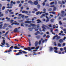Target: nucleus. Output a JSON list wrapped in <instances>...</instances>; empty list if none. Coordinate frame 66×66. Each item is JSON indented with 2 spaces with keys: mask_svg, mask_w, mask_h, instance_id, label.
<instances>
[{
  "mask_svg": "<svg viewBox=\"0 0 66 66\" xmlns=\"http://www.w3.org/2000/svg\"><path fill=\"white\" fill-rule=\"evenodd\" d=\"M25 23H30L31 26H33L32 28H29V30L30 31H32V29H35V27H36V24H33L34 23H35V22L34 21H26L25 22Z\"/></svg>",
  "mask_w": 66,
  "mask_h": 66,
  "instance_id": "1",
  "label": "nucleus"
},
{
  "mask_svg": "<svg viewBox=\"0 0 66 66\" xmlns=\"http://www.w3.org/2000/svg\"><path fill=\"white\" fill-rule=\"evenodd\" d=\"M28 51H31L32 52V51H31V50H34L35 49V48L34 47H32L31 48L30 47H28Z\"/></svg>",
  "mask_w": 66,
  "mask_h": 66,
  "instance_id": "2",
  "label": "nucleus"
},
{
  "mask_svg": "<svg viewBox=\"0 0 66 66\" xmlns=\"http://www.w3.org/2000/svg\"><path fill=\"white\" fill-rule=\"evenodd\" d=\"M45 27H46V25L44 24L42 25V28L43 29L42 31L43 32H45V30H46V28H45Z\"/></svg>",
  "mask_w": 66,
  "mask_h": 66,
  "instance_id": "3",
  "label": "nucleus"
},
{
  "mask_svg": "<svg viewBox=\"0 0 66 66\" xmlns=\"http://www.w3.org/2000/svg\"><path fill=\"white\" fill-rule=\"evenodd\" d=\"M43 12H41L40 13V14H42V13L43 14H45L46 13V9H44L43 10Z\"/></svg>",
  "mask_w": 66,
  "mask_h": 66,
  "instance_id": "4",
  "label": "nucleus"
},
{
  "mask_svg": "<svg viewBox=\"0 0 66 66\" xmlns=\"http://www.w3.org/2000/svg\"><path fill=\"white\" fill-rule=\"evenodd\" d=\"M7 24L6 23H5L4 25V26L2 27V28L3 29H5V28H6L7 27Z\"/></svg>",
  "mask_w": 66,
  "mask_h": 66,
  "instance_id": "5",
  "label": "nucleus"
},
{
  "mask_svg": "<svg viewBox=\"0 0 66 66\" xmlns=\"http://www.w3.org/2000/svg\"><path fill=\"white\" fill-rule=\"evenodd\" d=\"M54 49L55 50L54 51V52H55V53H58V52H57V51H56L57 50V47H54Z\"/></svg>",
  "mask_w": 66,
  "mask_h": 66,
  "instance_id": "6",
  "label": "nucleus"
},
{
  "mask_svg": "<svg viewBox=\"0 0 66 66\" xmlns=\"http://www.w3.org/2000/svg\"><path fill=\"white\" fill-rule=\"evenodd\" d=\"M17 22V21H15L12 24H11V25L12 26H13V24H15V25H17V24L18 25H19V23H18L17 22Z\"/></svg>",
  "mask_w": 66,
  "mask_h": 66,
  "instance_id": "7",
  "label": "nucleus"
},
{
  "mask_svg": "<svg viewBox=\"0 0 66 66\" xmlns=\"http://www.w3.org/2000/svg\"><path fill=\"white\" fill-rule=\"evenodd\" d=\"M64 13H65V12L64 11H61V16H62V17H64V14H64Z\"/></svg>",
  "mask_w": 66,
  "mask_h": 66,
  "instance_id": "8",
  "label": "nucleus"
},
{
  "mask_svg": "<svg viewBox=\"0 0 66 66\" xmlns=\"http://www.w3.org/2000/svg\"><path fill=\"white\" fill-rule=\"evenodd\" d=\"M28 3H30V4H31V5H33L34 3L33 2H32V1H29L28 2Z\"/></svg>",
  "mask_w": 66,
  "mask_h": 66,
  "instance_id": "9",
  "label": "nucleus"
},
{
  "mask_svg": "<svg viewBox=\"0 0 66 66\" xmlns=\"http://www.w3.org/2000/svg\"><path fill=\"white\" fill-rule=\"evenodd\" d=\"M5 40H3V42L2 43V45H3V46H5Z\"/></svg>",
  "mask_w": 66,
  "mask_h": 66,
  "instance_id": "10",
  "label": "nucleus"
},
{
  "mask_svg": "<svg viewBox=\"0 0 66 66\" xmlns=\"http://www.w3.org/2000/svg\"><path fill=\"white\" fill-rule=\"evenodd\" d=\"M56 37H57L58 39H59V38H61V37H60V36H59L58 37V35H56L53 37V39H54L55 38H56Z\"/></svg>",
  "mask_w": 66,
  "mask_h": 66,
  "instance_id": "11",
  "label": "nucleus"
},
{
  "mask_svg": "<svg viewBox=\"0 0 66 66\" xmlns=\"http://www.w3.org/2000/svg\"><path fill=\"white\" fill-rule=\"evenodd\" d=\"M20 28V27H19L18 29V28H15L14 29V32H17L18 31V29H19Z\"/></svg>",
  "mask_w": 66,
  "mask_h": 66,
  "instance_id": "12",
  "label": "nucleus"
},
{
  "mask_svg": "<svg viewBox=\"0 0 66 66\" xmlns=\"http://www.w3.org/2000/svg\"><path fill=\"white\" fill-rule=\"evenodd\" d=\"M22 13H26V14H28V12L27 11H22Z\"/></svg>",
  "mask_w": 66,
  "mask_h": 66,
  "instance_id": "13",
  "label": "nucleus"
},
{
  "mask_svg": "<svg viewBox=\"0 0 66 66\" xmlns=\"http://www.w3.org/2000/svg\"><path fill=\"white\" fill-rule=\"evenodd\" d=\"M45 14H42L40 16V18H44V17H45Z\"/></svg>",
  "mask_w": 66,
  "mask_h": 66,
  "instance_id": "14",
  "label": "nucleus"
},
{
  "mask_svg": "<svg viewBox=\"0 0 66 66\" xmlns=\"http://www.w3.org/2000/svg\"><path fill=\"white\" fill-rule=\"evenodd\" d=\"M7 6L8 7H7V8H8V9H11V8H12V6H11V7H9V6H10V4H7Z\"/></svg>",
  "mask_w": 66,
  "mask_h": 66,
  "instance_id": "15",
  "label": "nucleus"
},
{
  "mask_svg": "<svg viewBox=\"0 0 66 66\" xmlns=\"http://www.w3.org/2000/svg\"><path fill=\"white\" fill-rule=\"evenodd\" d=\"M35 29H35V31H37L38 30V28H36L35 27L36 26H35Z\"/></svg>",
  "mask_w": 66,
  "mask_h": 66,
  "instance_id": "16",
  "label": "nucleus"
},
{
  "mask_svg": "<svg viewBox=\"0 0 66 66\" xmlns=\"http://www.w3.org/2000/svg\"><path fill=\"white\" fill-rule=\"evenodd\" d=\"M15 49H20V48L18 47L17 46H15L14 47Z\"/></svg>",
  "mask_w": 66,
  "mask_h": 66,
  "instance_id": "17",
  "label": "nucleus"
},
{
  "mask_svg": "<svg viewBox=\"0 0 66 66\" xmlns=\"http://www.w3.org/2000/svg\"><path fill=\"white\" fill-rule=\"evenodd\" d=\"M37 21H38L37 23H40V22H42L41 21H40V20L39 19L37 20Z\"/></svg>",
  "mask_w": 66,
  "mask_h": 66,
  "instance_id": "18",
  "label": "nucleus"
},
{
  "mask_svg": "<svg viewBox=\"0 0 66 66\" xmlns=\"http://www.w3.org/2000/svg\"><path fill=\"white\" fill-rule=\"evenodd\" d=\"M51 7H54V11H55L56 10V7H54V6L53 5V6H50Z\"/></svg>",
  "mask_w": 66,
  "mask_h": 66,
  "instance_id": "19",
  "label": "nucleus"
},
{
  "mask_svg": "<svg viewBox=\"0 0 66 66\" xmlns=\"http://www.w3.org/2000/svg\"><path fill=\"white\" fill-rule=\"evenodd\" d=\"M34 4L35 5H37V4H38V2H37L36 1L34 2Z\"/></svg>",
  "mask_w": 66,
  "mask_h": 66,
  "instance_id": "20",
  "label": "nucleus"
},
{
  "mask_svg": "<svg viewBox=\"0 0 66 66\" xmlns=\"http://www.w3.org/2000/svg\"><path fill=\"white\" fill-rule=\"evenodd\" d=\"M6 19L8 21H10V20L11 19H10V18H9L8 17H7L6 18Z\"/></svg>",
  "mask_w": 66,
  "mask_h": 66,
  "instance_id": "21",
  "label": "nucleus"
},
{
  "mask_svg": "<svg viewBox=\"0 0 66 66\" xmlns=\"http://www.w3.org/2000/svg\"><path fill=\"white\" fill-rule=\"evenodd\" d=\"M59 42L60 43H63V40L62 39H61L59 40Z\"/></svg>",
  "mask_w": 66,
  "mask_h": 66,
  "instance_id": "22",
  "label": "nucleus"
},
{
  "mask_svg": "<svg viewBox=\"0 0 66 66\" xmlns=\"http://www.w3.org/2000/svg\"><path fill=\"white\" fill-rule=\"evenodd\" d=\"M3 16V14L1 12H0V18L1 17H2Z\"/></svg>",
  "mask_w": 66,
  "mask_h": 66,
  "instance_id": "23",
  "label": "nucleus"
},
{
  "mask_svg": "<svg viewBox=\"0 0 66 66\" xmlns=\"http://www.w3.org/2000/svg\"><path fill=\"white\" fill-rule=\"evenodd\" d=\"M38 45V42H36L35 44V47H37Z\"/></svg>",
  "mask_w": 66,
  "mask_h": 66,
  "instance_id": "24",
  "label": "nucleus"
},
{
  "mask_svg": "<svg viewBox=\"0 0 66 66\" xmlns=\"http://www.w3.org/2000/svg\"><path fill=\"white\" fill-rule=\"evenodd\" d=\"M53 50V48L52 47H50V51H52Z\"/></svg>",
  "mask_w": 66,
  "mask_h": 66,
  "instance_id": "25",
  "label": "nucleus"
},
{
  "mask_svg": "<svg viewBox=\"0 0 66 66\" xmlns=\"http://www.w3.org/2000/svg\"><path fill=\"white\" fill-rule=\"evenodd\" d=\"M6 44L7 46H6V47H7V48H9V47H10V46H9V43H6Z\"/></svg>",
  "mask_w": 66,
  "mask_h": 66,
  "instance_id": "26",
  "label": "nucleus"
},
{
  "mask_svg": "<svg viewBox=\"0 0 66 66\" xmlns=\"http://www.w3.org/2000/svg\"><path fill=\"white\" fill-rule=\"evenodd\" d=\"M40 12L39 11L36 13V14L37 15H38V14H40Z\"/></svg>",
  "mask_w": 66,
  "mask_h": 66,
  "instance_id": "27",
  "label": "nucleus"
},
{
  "mask_svg": "<svg viewBox=\"0 0 66 66\" xmlns=\"http://www.w3.org/2000/svg\"><path fill=\"white\" fill-rule=\"evenodd\" d=\"M12 50H9L8 51V52H12Z\"/></svg>",
  "mask_w": 66,
  "mask_h": 66,
  "instance_id": "28",
  "label": "nucleus"
},
{
  "mask_svg": "<svg viewBox=\"0 0 66 66\" xmlns=\"http://www.w3.org/2000/svg\"><path fill=\"white\" fill-rule=\"evenodd\" d=\"M14 21V20H12L11 21V23H12L13 24V21Z\"/></svg>",
  "mask_w": 66,
  "mask_h": 66,
  "instance_id": "29",
  "label": "nucleus"
},
{
  "mask_svg": "<svg viewBox=\"0 0 66 66\" xmlns=\"http://www.w3.org/2000/svg\"><path fill=\"white\" fill-rule=\"evenodd\" d=\"M3 25V24H1L0 25V29H2V27Z\"/></svg>",
  "mask_w": 66,
  "mask_h": 66,
  "instance_id": "30",
  "label": "nucleus"
},
{
  "mask_svg": "<svg viewBox=\"0 0 66 66\" xmlns=\"http://www.w3.org/2000/svg\"><path fill=\"white\" fill-rule=\"evenodd\" d=\"M40 6L39 5H37V7L38 9H39V8H40Z\"/></svg>",
  "mask_w": 66,
  "mask_h": 66,
  "instance_id": "31",
  "label": "nucleus"
},
{
  "mask_svg": "<svg viewBox=\"0 0 66 66\" xmlns=\"http://www.w3.org/2000/svg\"><path fill=\"white\" fill-rule=\"evenodd\" d=\"M24 50H28L29 51V48L28 47V48H24Z\"/></svg>",
  "mask_w": 66,
  "mask_h": 66,
  "instance_id": "32",
  "label": "nucleus"
},
{
  "mask_svg": "<svg viewBox=\"0 0 66 66\" xmlns=\"http://www.w3.org/2000/svg\"><path fill=\"white\" fill-rule=\"evenodd\" d=\"M62 45H61V44H60V43H59L58 44V46L59 47H61V46Z\"/></svg>",
  "mask_w": 66,
  "mask_h": 66,
  "instance_id": "33",
  "label": "nucleus"
},
{
  "mask_svg": "<svg viewBox=\"0 0 66 66\" xmlns=\"http://www.w3.org/2000/svg\"><path fill=\"white\" fill-rule=\"evenodd\" d=\"M63 31H64V33L66 34V29H64L63 30Z\"/></svg>",
  "mask_w": 66,
  "mask_h": 66,
  "instance_id": "34",
  "label": "nucleus"
},
{
  "mask_svg": "<svg viewBox=\"0 0 66 66\" xmlns=\"http://www.w3.org/2000/svg\"><path fill=\"white\" fill-rule=\"evenodd\" d=\"M22 52H23V53H25V54L27 53V52H25L24 51H23Z\"/></svg>",
  "mask_w": 66,
  "mask_h": 66,
  "instance_id": "35",
  "label": "nucleus"
},
{
  "mask_svg": "<svg viewBox=\"0 0 66 66\" xmlns=\"http://www.w3.org/2000/svg\"><path fill=\"white\" fill-rule=\"evenodd\" d=\"M29 45L30 46H31V42H30V40H29Z\"/></svg>",
  "mask_w": 66,
  "mask_h": 66,
  "instance_id": "36",
  "label": "nucleus"
},
{
  "mask_svg": "<svg viewBox=\"0 0 66 66\" xmlns=\"http://www.w3.org/2000/svg\"><path fill=\"white\" fill-rule=\"evenodd\" d=\"M5 9V7L4 6L3 7L2 10H3V11L4 10V9Z\"/></svg>",
  "mask_w": 66,
  "mask_h": 66,
  "instance_id": "37",
  "label": "nucleus"
},
{
  "mask_svg": "<svg viewBox=\"0 0 66 66\" xmlns=\"http://www.w3.org/2000/svg\"><path fill=\"white\" fill-rule=\"evenodd\" d=\"M37 19L36 18V17H34L32 19V21H34V19Z\"/></svg>",
  "mask_w": 66,
  "mask_h": 66,
  "instance_id": "38",
  "label": "nucleus"
},
{
  "mask_svg": "<svg viewBox=\"0 0 66 66\" xmlns=\"http://www.w3.org/2000/svg\"><path fill=\"white\" fill-rule=\"evenodd\" d=\"M54 20V19H52L51 20V21L52 22H53V21Z\"/></svg>",
  "mask_w": 66,
  "mask_h": 66,
  "instance_id": "39",
  "label": "nucleus"
},
{
  "mask_svg": "<svg viewBox=\"0 0 66 66\" xmlns=\"http://www.w3.org/2000/svg\"><path fill=\"white\" fill-rule=\"evenodd\" d=\"M49 20H50V19H49V18L47 19L46 21V22H48V21H49Z\"/></svg>",
  "mask_w": 66,
  "mask_h": 66,
  "instance_id": "40",
  "label": "nucleus"
},
{
  "mask_svg": "<svg viewBox=\"0 0 66 66\" xmlns=\"http://www.w3.org/2000/svg\"><path fill=\"white\" fill-rule=\"evenodd\" d=\"M9 31H7L6 32V33L5 34V36H6V35H7L8 34V33H9Z\"/></svg>",
  "mask_w": 66,
  "mask_h": 66,
  "instance_id": "41",
  "label": "nucleus"
},
{
  "mask_svg": "<svg viewBox=\"0 0 66 66\" xmlns=\"http://www.w3.org/2000/svg\"><path fill=\"white\" fill-rule=\"evenodd\" d=\"M34 11H38V10L37 9H36V8H35L34 9Z\"/></svg>",
  "mask_w": 66,
  "mask_h": 66,
  "instance_id": "42",
  "label": "nucleus"
},
{
  "mask_svg": "<svg viewBox=\"0 0 66 66\" xmlns=\"http://www.w3.org/2000/svg\"><path fill=\"white\" fill-rule=\"evenodd\" d=\"M60 49L61 51H63V48H60Z\"/></svg>",
  "mask_w": 66,
  "mask_h": 66,
  "instance_id": "43",
  "label": "nucleus"
},
{
  "mask_svg": "<svg viewBox=\"0 0 66 66\" xmlns=\"http://www.w3.org/2000/svg\"><path fill=\"white\" fill-rule=\"evenodd\" d=\"M39 46H38L37 47H36V48H35V50H38V49L39 48Z\"/></svg>",
  "mask_w": 66,
  "mask_h": 66,
  "instance_id": "44",
  "label": "nucleus"
},
{
  "mask_svg": "<svg viewBox=\"0 0 66 66\" xmlns=\"http://www.w3.org/2000/svg\"><path fill=\"white\" fill-rule=\"evenodd\" d=\"M29 18V16H25V18L26 19H27V18Z\"/></svg>",
  "mask_w": 66,
  "mask_h": 66,
  "instance_id": "45",
  "label": "nucleus"
},
{
  "mask_svg": "<svg viewBox=\"0 0 66 66\" xmlns=\"http://www.w3.org/2000/svg\"><path fill=\"white\" fill-rule=\"evenodd\" d=\"M52 25L51 24H50L48 25V26H49L50 28H52V26H51Z\"/></svg>",
  "mask_w": 66,
  "mask_h": 66,
  "instance_id": "46",
  "label": "nucleus"
},
{
  "mask_svg": "<svg viewBox=\"0 0 66 66\" xmlns=\"http://www.w3.org/2000/svg\"><path fill=\"white\" fill-rule=\"evenodd\" d=\"M54 4V2H53L50 3L51 5H53Z\"/></svg>",
  "mask_w": 66,
  "mask_h": 66,
  "instance_id": "47",
  "label": "nucleus"
},
{
  "mask_svg": "<svg viewBox=\"0 0 66 66\" xmlns=\"http://www.w3.org/2000/svg\"><path fill=\"white\" fill-rule=\"evenodd\" d=\"M41 40L39 41V44L40 45V44H41Z\"/></svg>",
  "mask_w": 66,
  "mask_h": 66,
  "instance_id": "48",
  "label": "nucleus"
},
{
  "mask_svg": "<svg viewBox=\"0 0 66 66\" xmlns=\"http://www.w3.org/2000/svg\"><path fill=\"white\" fill-rule=\"evenodd\" d=\"M17 18L19 19H21V17L20 16H18L17 17Z\"/></svg>",
  "mask_w": 66,
  "mask_h": 66,
  "instance_id": "49",
  "label": "nucleus"
},
{
  "mask_svg": "<svg viewBox=\"0 0 66 66\" xmlns=\"http://www.w3.org/2000/svg\"><path fill=\"white\" fill-rule=\"evenodd\" d=\"M54 46H56L57 45L56 44V42H55L54 43Z\"/></svg>",
  "mask_w": 66,
  "mask_h": 66,
  "instance_id": "50",
  "label": "nucleus"
},
{
  "mask_svg": "<svg viewBox=\"0 0 66 66\" xmlns=\"http://www.w3.org/2000/svg\"><path fill=\"white\" fill-rule=\"evenodd\" d=\"M36 37V38H38V39L39 38H40V36H37Z\"/></svg>",
  "mask_w": 66,
  "mask_h": 66,
  "instance_id": "51",
  "label": "nucleus"
},
{
  "mask_svg": "<svg viewBox=\"0 0 66 66\" xmlns=\"http://www.w3.org/2000/svg\"><path fill=\"white\" fill-rule=\"evenodd\" d=\"M10 14H14V12H12L10 13Z\"/></svg>",
  "mask_w": 66,
  "mask_h": 66,
  "instance_id": "52",
  "label": "nucleus"
},
{
  "mask_svg": "<svg viewBox=\"0 0 66 66\" xmlns=\"http://www.w3.org/2000/svg\"><path fill=\"white\" fill-rule=\"evenodd\" d=\"M52 10V9L50 8L48 10V11H51Z\"/></svg>",
  "mask_w": 66,
  "mask_h": 66,
  "instance_id": "53",
  "label": "nucleus"
},
{
  "mask_svg": "<svg viewBox=\"0 0 66 66\" xmlns=\"http://www.w3.org/2000/svg\"><path fill=\"white\" fill-rule=\"evenodd\" d=\"M21 6H22V4H20L19 5V7H21Z\"/></svg>",
  "mask_w": 66,
  "mask_h": 66,
  "instance_id": "54",
  "label": "nucleus"
},
{
  "mask_svg": "<svg viewBox=\"0 0 66 66\" xmlns=\"http://www.w3.org/2000/svg\"><path fill=\"white\" fill-rule=\"evenodd\" d=\"M14 48V47H13V46H12L10 47V49H12V48Z\"/></svg>",
  "mask_w": 66,
  "mask_h": 66,
  "instance_id": "55",
  "label": "nucleus"
},
{
  "mask_svg": "<svg viewBox=\"0 0 66 66\" xmlns=\"http://www.w3.org/2000/svg\"><path fill=\"white\" fill-rule=\"evenodd\" d=\"M20 55V54L19 53H18L16 54V55Z\"/></svg>",
  "mask_w": 66,
  "mask_h": 66,
  "instance_id": "56",
  "label": "nucleus"
},
{
  "mask_svg": "<svg viewBox=\"0 0 66 66\" xmlns=\"http://www.w3.org/2000/svg\"><path fill=\"white\" fill-rule=\"evenodd\" d=\"M37 34H40V32L38 31H37Z\"/></svg>",
  "mask_w": 66,
  "mask_h": 66,
  "instance_id": "57",
  "label": "nucleus"
},
{
  "mask_svg": "<svg viewBox=\"0 0 66 66\" xmlns=\"http://www.w3.org/2000/svg\"><path fill=\"white\" fill-rule=\"evenodd\" d=\"M58 3L59 4H61V3H62V2H60V1H59Z\"/></svg>",
  "mask_w": 66,
  "mask_h": 66,
  "instance_id": "58",
  "label": "nucleus"
},
{
  "mask_svg": "<svg viewBox=\"0 0 66 66\" xmlns=\"http://www.w3.org/2000/svg\"><path fill=\"white\" fill-rule=\"evenodd\" d=\"M39 26H40V24H37V27H39Z\"/></svg>",
  "mask_w": 66,
  "mask_h": 66,
  "instance_id": "59",
  "label": "nucleus"
},
{
  "mask_svg": "<svg viewBox=\"0 0 66 66\" xmlns=\"http://www.w3.org/2000/svg\"><path fill=\"white\" fill-rule=\"evenodd\" d=\"M26 20L28 21H29L30 20V18H28V19H26Z\"/></svg>",
  "mask_w": 66,
  "mask_h": 66,
  "instance_id": "60",
  "label": "nucleus"
},
{
  "mask_svg": "<svg viewBox=\"0 0 66 66\" xmlns=\"http://www.w3.org/2000/svg\"><path fill=\"white\" fill-rule=\"evenodd\" d=\"M22 18H24V15H23L21 16Z\"/></svg>",
  "mask_w": 66,
  "mask_h": 66,
  "instance_id": "61",
  "label": "nucleus"
},
{
  "mask_svg": "<svg viewBox=\"0 0 66 66\" xmlns=\"http://www.w3.org/2000/svg\"><path fill=\"white\" fill-rule=\"evenodd\" d=\"M62 3L63 4H65V2L63 1H62Z\"/></svg>",
  "mask_w": 66,
  "mask_h": 66,
  "instance_id": "62",
  "label": "nucleus"
},
{
  "mask_svg": "<svg viewBox=\"0 0 66 66\" xmlns=\"http://www.w3.org/2000/svg\"><path fill=\"white\" fill-rule=\"evenodd\" d=\"M19 53L20 54H22V52H19Z\"/></svg>",
  "mask_w": 66,
  "mask_h": 66,
  "instance_id": "63",
  "label": "nucleus"
},
{
  "mask_svg": "<svg viewBox=\"0 0 66 66\" xmlns=\"http://www.w3.org/2000/svg\"><path fill=\"white\" fill-rule=\"evenodd\" d=\"M46 37L48 38H49L50 37V36H49L48 35L46 36Z\"/></svg>",
  "mask_w": 66,
  "mask_h": 66,
  "instance_id": "64",
  "label": "nucleus"
}]
</instances>
